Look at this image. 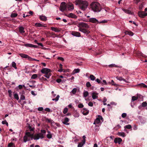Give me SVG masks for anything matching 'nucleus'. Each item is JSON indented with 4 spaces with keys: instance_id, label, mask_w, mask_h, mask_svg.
<instances>
[{
    "instance_id": "43",
    "label": "nucleus",
    "mask_w": 147,
    "mask_h": 147,
    "mask_svg": "<svg viewBox=\"0 0 147 147\" xmlns=\"http://www.w3.org/2000/svg\"><path fill=\"white\" fill-rule=\"evenodd\" d=\"M109 67H117V66L115 65V64H111L108 65Z\"/></svg>"
},
{
    "instance_id": "33",
    "label": "nucleus",
    "mask_w": 147,
    "mask_h": 147,
    "mask_svg": "<svg viewBox=\"0 0 147 147\" xmlns=\"http://www.w3.org/2000/svg\"><path fill=\"white\" fill-rule=\"evenodd\" d=\"M14 97L15 99H16L17 100H18L19 99V97L17 93H16L14 94Z\"/></svg>"
},
{
    "instance_id": "38",
    "label": "nucleus",
    "mask_w": 147,
    "mask_h": 147,
    "mask_svg": "<svg viewBox=\"0 0 147 147\" xmlns=\"http://www.w3.org/2000/svg\"><path fill=\"white\" fill-rule=\"evenodd\" d=\"M101 13L103 15L106 14L107 13V11L105 9H103Z\"/></svg>"
},
{
    "instance_id": "19",
    "label": "nucleus",
    "mask_w": 147,
    "mask_h": 147,
    "mask_svg": "<svg viewBox=\"0 0 147 147\" xmlns=\"http://www.w3.org/2000/svg\"><path fill=\"white\" fill-rule=\"evenodd\" d=\"M125 33L126 34H128L131 36H132L134 34V33L130 30L125 31Z\"/></svg>"
},
{
    "instance_id": "61",
    "label": "nucleus",
    "mask_w": 147,
    "mask_h": 147,
    "mask_svg": "<svg viewBox=\"0 0 147 147\" xmlns=\"http://www.w3.org/2000/svg\"><path fill=\"white\" fill-rule=\"evenodd\" d=\"M61 81V80L59 78L57 79L56 80V81L58 83H60Z\"/></svg>"
},
{
    "instance_id": "17",
    "label": "nucleus",
    "mask_w": 147,
    "mask_h": 147,
    "mask_svg": "<svg viewBox=\"0 0 147 147\" xmlns=\"http://www.w3.org/2000/svg\"><path fill=\"white\" fill-rule=\"evenodd\" d=\"M51 29L56 32H60L61 31L59 29L57 28H55L53 27H52L51 28Z\"/></svg>"
},
{
    "instance_id": "46",
    "label": "nucleus",
    "mask_w": 147,
    "mask_h": 147,
    "mask_svg": "<svg viewBox=\"0 0 147 147\" xmlns=\"http://www.w3.org/2000/svg\"><path fill=\"white\" fill-rule=\"evenodd\" d=\"M143 7V4L142 3L141 4L139 7V9L140 10H142Z\"/></svg>"
},
{
    "instance_id": "42",
    "label": "nucleus",
    "mask_w": 147,
    "mask_h": 147,
    "mask_svg": "<svg viewBox=\"0 0 147 147\" xmlns=\"http://www.w3.org/2000/svg\"><path fill=\"white\" fill-rule=\"evenodd\" d=\"M123 10L124 11L125 13H127L130 14L131 13V11L128 9H123Z\"/></svg>"
},
{
    "instance_id": "20",
    "label": "nucleus",
    "mask_w": 147,
    "mask_h": 147,
    "mask_svg": "<svg viewBox=\"0 0 147 147\" xmlns=\"http://www.w3.org/2000/svg\"><path fill=\"white\" fill-rule=\"evenodd\" d=\"M45 120L46 121L49 123H54V122L53 120H51V119H49L48 118L45 117Z\"/></svg>"
},
{
    "instance_id": "28",
    "label": "nucleus",
    "mask_w": 147,
    "mask_h": 147,
    "mask_svg": "<svg viewBox=\"0 0 147 147\" xmlns=\"http://www.w3.org/2000/svg\"><path fill=\"white\" fill-rule=\"evenodd\" d=\"M85 143H83V142L82 141V142H80L78 143V147H82L83 145Z\"/></svg>"
},
{
    "instance_id": "62",
    "label": "nucleus",
    "mask_w": 147,
    "mask_h": 147,
    "mask_svg": "<svg viewBox=\"0 0 147 147\" xmlns=\"http://www.w3.org/2000/svg\"><path fill=\"white\" fill-rule=\"evenodd\" d=\"M88 105L90 107H92L93 104L91 102H90L88 103Z\"/></svg>"
},
{
    "instance_id": "37",
    "label": "nucleus",
    "mask_w": 147,
    "mask_h": 147,
    "mask_svg": "<svg viewBox=\"0 0 147 147\" xmlns=\"http://www.w3.org/2000/svg\"><path fill=\"white\" fill-rule=\"evenodd\" d=\"M147 106V103L146 102H144L142 103V106L143 107H145Z\"/></svg>"
},
{
    "instance_id": "13",
    "label": "nucleus",
    "mask_w": 147,
    "mask_h": 147,
    "mask_svg": "<svg viewBox=\"0 0 147 147\" xmlns=\"http://www.w3.org/2000/svg\"><path fill=\"white\" fill-rule=\"evenodd\" d=\"M71 34L77 37H80L81 36L80 33L77 32L76 31H72L71 33Z\"/></svg>"
},
{
    "instance_id": "22",
    "label": "nucleus",
    "mask_w": 147,
    "mask_h": 147,
    "mask_svg": "<svg viewBox=\"0 0 147 147\" xmlns=\"http://www.w3.org/2000/svg\"><path fill=\"white\" fill-rule=\"evenodd\" d=\"M40 18L41 20L43 21H46L47 20V17L45 16H40Z\"/></svg>"
},
{
    "instance_id": "8",
    "label": "nucleus",
    "mask_w": 147,
    "mask_h": 147,
    "mask_svg": "<svg viewBox=\"0 0 147 147\" xmlns=\"http://www.w3.org/2000/svg\"><path fill=\"white\" fill-rule=\"evenodd\" d=\"M138 14L139 17L144 18L147 16V13L142 11H140L138 12Z\"/></svg>"
},
{
    "instance_id": "45",
    "label": "nucleus",
    "mask_w": 147,
    "mask_h": 147,
    "mask_svg": "<svg viewBox=\"0 0 147 147\" xmlns=\"http://www.w3.org/2000/svg\"><path fill=\"white\" fill-rule=\"evenodd\" d=\"M28 128L29 129L30 131H33L34 129V128H32L31 127V126L30 125H29L28 126Z\"/></svg>"
},
{
    "instance_id": "5",
    "label": "nucleus",
    "mask_w": 147,
    "mask_h": 147,
    "mask_svg": "<svg viewBox=\"0 0 147 147\" xmlns=\"http://www.w3.org/2000/svg\"><path fill=\"white\" fill-rule=\"evenodd\" d=\"M67 9V4L65 2H62L61 3L60 8V10L63 12Z\"/></svg>"
},
{
    "instance_id": "10",
    "label": "nucleus",
    "mask_w": 147,
    "mask_h": 147,
    "mask_svg": "<svg viewBox=\"0 0 147 147\" xmlns=\"http://www.w3.org/2000/svg\"><path fill=\"white\" fill-rule=\"evenodd\" d=\"M67 8L69 10L71 11L73 10L74 9V5L71 3L67 4Z\"/></svg>"
},
{
    "instance_id": "21",
    "label": "nucleus",
    "mask_w": 147,
    "mask_h": 147,
    "mask_svg": "<svg viewBox=\"0 0 147 147\" xmlns=\"http://www.w3.org/2000/svg\"><path fill=\"white\" fill-rule=\"evenodd\" d=\"M19 31L21 33H24L25 32L24 30V28L22 26H20L19 27Z\"/></svg>"
},
{
    "instance_id": "47",
    "label": "nucleus",
    "mask_w": 147,
    "mask_h": 147,
    "mask_svg": "<svg viewBox=\"0 0 147 147\" xmlns=\"http://www.w3.org/2000/svg\"><path fill=\"white\" fill-rule=\"evenodd\" d=\"M2 123L3 124H5L6 125H7V126H8V123L7 122V121L6 120H5L4 121H2Z\"/></svg>"
},
{
    "instance_id": "63",
    "label": "nucleus",
    "mask_w": 147,
    "mask_h": 147,
    "mask_svg": "<svg viewBox=\"0 0 147 147\" xmlns=\"http://www.w3.org/2000/svg\"><path fill=\"white\" fill-rule=\"evenodd\" d=\"M86 138V137H85V136H83L82 137L83 140H82V141L84 143H85V142H86L85 138Z\"/></svg>"
},
{
    "instance_id": "64",
    "label": "nucleus",
    "mask_w": 147,
    "mask_h": 147,
    "mask_svg": "<svg viewBox=\"0 0 147 147\" xmlns=\"http://www.w3.org/2000/svg\"><path fill=\"white\" fill-rule=\"evenodd\" d=\"M40 131H41V133L42 134H45L46 133V131L45 130H40Z\"/></svg>"
},
{
    "instance_id": "49",
    "label": "nucleus",
    "mask_w": 147,
    "mask_h": 147,
    "mask_svg": "<svg viewBox=\"0 0 147 147\" xmlns=\"http://www.w3.org/2000/svg\"><path fill=\"white\" fill-rule=\"evenodd\" d=\"M67 111H68V109L66 107V108H64L63 112L64 114H65L67 112Z\"/></svg>"
},
{
    "instance_id": "25",
    "label": "nucleus",
    "mask_w": 147,
    "mask_h": 147,
    "mask_svg": "<svg viewBox=\"0 0 147 147\" xmlns=\"http://www.w3.org/2000/svg\"><path fill=\"white\" fill-rule=\"evenodd\" d=\"M38 77V75L37 74H33L31 77V79H35Z\"/></svg>"
},
{
    "instance_id": "44",
    "label": "nucleus",
    "mask_w": 147,
    "mask_h": 147,
    "mask_svg": "<svg viewBox=\"0 0 147 147\" xmlns=\"http://www.w3.org/2000/svg\"><path fill=\"white\" fill-rule=\"evenodd\" d=\"M23 87L25 88V86L24 85H20L18 86V88L20 90L22 89Z\"/></svg>"
},
{
    "instance_id": "51",
    "label": "nucleus",
    "mask_w": 147,
    "mask_h": 147,
    "mask_svg": "<svg viewBox=\"0 0 147 147\" xmlns=\"http://www.w3.org/2000/svg\"><path fill=\"white\" fill-rule=\"evenodd\" d=\"M47 137L49 139L51 138L52 137V136L51 134H48L47 135Z\"/></svg>"
},
{
    "instance_id": "40",
    "label": "nucleus",
    "mask_w": 147,
    "mask_h": 147,
    "mask_svg": "<svg viewBox=\"0 0 147 147\" xmlns=\"http://www.w3.org/2000/svg\"><path fill=\"white\" fill-rule=\"evenodd\" d=\"M77 90V89L76 88H74L72 90L71 92H72L73 94H74L76 92Z\"/></svg>"
},
{
    "instance_id": "27",
    "label": "nucleus",
    "mask_w": 147,
    "mask_h": 147,
    "mask_svg": "<svg viewBox=\"0 0 147 147\" xmlns=\"http://www.w3.org/2000/svg\"><path fill=\"white\" fill-rule=\"evenodd\" d=\"M51 75V73H48V74H45L44 75V76L45 77L47 78H49L50 77V76Z\"/></svg>"
},
{
    "instance_id": "55",
    "label": "nucleus",
    "mask_w": 147,
    "mask_h": 147,
    "mask_svg": "<svg viewBox=\"0 0 147 147\" xmlns=\"http://www.w3.org/2000/svg\"><path fill=\"white\" fill-rule=\"evenodd\" d=\"M88 113L89 111H83V114L84 115H86L88 114Z\"/></svg>"
},
{
    "instance_id": "31",
    "label": "nucleus",
    "mask_w": 147,
    "mask_h": 147,
    "mask_svg": "<svg viewBox=\"0 0 147 147\" xmlns=\"http://www.w3.org/2000/svg\"><path fill=\"white\" fill-rule=\"evenodd\" d=\"M118 135L124 137L125 136V134L124 132H118Z\"/></svg>"
},
{
    "instance_id": "7",
    "label": "nucleus",
    "mask_w": 147,
    "mask_h": 147,
    "mask_svg": "<svg viewBox=\"0 0 147 147\" xmlns=\"http://www.w3.org/2000/svg\"><path fill=\"white\" fill-rule=\"evenodd\" d=\"M101 120L102 121H103V119L102 118V116L98 115V117L97 118L96 120H95L94 124H98L100 122V120Z\"/></svg>"
},
{
    "instance_id": "39",
    "label": "nucleus",
    "mask_w": 147,
    "mask_h": 147,
    "mask_svg": "<svg viewBox=\"0 0 147 147\" xmlns=\"http://www.w3.org/2000/svg\"><path fill=\"white\" fill-rule=\"evenodd\" d=\"M88 94V93L87 91H85L83 93V96L84 97H86Z\"/></svg>"
},
{
    "instance_id": "12",
    "label": "nucleus",
    "mask_w": 147,
    "mask_h": 147,
    "mask_svg": "<svg viewBox=\"0 0 147 147\" xmlns=\"http://www.w3.org/2000/svg\"><path fill=\"white\" fill-rule=\"evenodd\" d=\"M89 22L93 23H98V21L95 18H91L89 19Z\"/></svg>"
},
{
    "instance_id": "41",
    "label": "nucleus",
    "mask_w": 147,
    "mask_h": 147,
    "mask_svg": "<svg viewBox=\"0 0 147 147\" xmlns=\"http://www.w3.org/2000/svg\"><path fill=\"white\" fill-rule=\"evenodd\" d=\"M17 15L18 14L17 13H12L11 15V16L13 18L16 17L17 16Z\"/></svg>"
},
{
    "instance_id": "16",
    "label": "nucleus",
    "mask_w": 147,
    "mask_h": 147,
    "mask_svg": "<svg viewBox=\"0 0 147 147\" xmlns=\"http://www.w3.org/2000/svg\"><path fill=\"white\" fill-rule=\"evenodd\" d=\"M98 94V93L93 92L92 93V97L93 99H94L97 98L98 96L97 95Z\"/></svg>"
},
{
    "instance_id": "57",
    "label": "nucleus",
    "mask_w": 147,
    "mask_h": 147,
    "mask_svg": "<svg viewBox=\"0 0 147 147\" xmlns=\"http://www.w3.org/2000/svg\"><path fill=\"white\" fill-rule=\"evenodd\" d=\"M78 107L79 108H82L83 107L84 105L82 104H80L78 105Z\"/></svg>"
},
{
    "instance_id": "30",
    "label": "nucleus",
    "mask_w": 147,
    "mask_h": 147,
    "mask_svg": "<svg viewBox=\"0 0 147 147\" xmlns=\"http://www.w3.org/2000/svg\"><path fill=\"white\" fill-rule=\"evenodd\" d=\"M80 69H74L73 71L74 74H75L78 73H79L80 71Z\"/></svg>"
},
{
    "instance_id": "4",
    "label": "nucleus",
    "mask_w": 147,
    "mask_h": 147,
    "mask_svg": "<svg viewBox=\"0 0 147 147\" xmlns=\"http://www.w3.org/2000/svg\"><path fill=\"white\" fill-rule=\"evenodd\" d=\"M28 137H30L31 140L34 139V135L33 134H31L30 132H26L25 134V135L24 137V142H26L27 141H29L30 139H28Z\"/></svg>"
},
{
    "instance_id": "26",
    "label": "nucleus",
    "mask_w": 147,
    "mask_h": 147,
    "mask_svg": "<svg viewBox=\"0 0 147 147\" xmlns=\"http://www.w3.org/2000/svg\"><path fill=\"white\" fill-rule=\"evenodd\" d=\"M138 86L141 87H143L144 88H147V86L144 83H141L139 84Z\"/></svg>"
},
{
    "instance_id": "59",
    "label": "nucleus",
    "mask_w": 147,
    "mask_h": 147,
    "mask_svg": "<svg viewBox=\"0 0 147 147\" xmlns=\"http://www.w3.org/2000/svg\"><path fill=\"white\" fill-rule=\"evenodd\" d=\"M57 59L59 60H61L62 61H63L64 60V59L62 57H59L57 58Z\"/></svg>"
},
{
    "instance_id": "3",
    "label": "nucleus",
    "mask_w": 147,
    "mask_h": 147,
    "mask_svg": "<svg viewBox=\"0 0 147 147\" xmlns=\"http://www.w3.org/2000/svg\"><path fill=\"white\" fill-rule=\"evenodd\" d=\"M90 7L92 10L95 12H99L101 9L100 4L96 2H93L90 4Z\"/></svg>"
},
{
    "instance_id": "14",
    "label": "nucleus",
    "mask_w": 147,
    "mask_h": 147,
    "mask_svg": "<svg viewBox=\"0 0 147 147\" xmlns=\"http://www.w3.org/2000/svg\"><path fill=\"white\" fill-rule=\"evenodd\" d=\"M122 141V139L119 138H115L114 140V142L115 143H118L119 144H120Z\"/></svg>"
},
{
    "instance_id": "32",
    "label": "nucleus",
    "mask_w": 147,
    "mask_h": 147,
    "mask_svg": "<svg viewBox=\"0 0 147 147\" xmlns=\"http://www.w3.org/2000/svg\"><path fill=\"white\" fill-rule=\"evenodd\" d=\"M90 78L91 80L93 81L95 79V77L93 75H91L90 76Z\"/></svg>"
},
{
    "instance_id": "52",
    "label": "nucleus",
    "mask_w": 147,
    "mask_h": 147,
    "mask_svg": "<svg viewBox=\"0 0 147 147\" xmlns=\"http://www.w3.org/2000/svg\"><path fill=\"white\" fill-rule=\"evenodd\" d=\"M20 99L21 100H24L25 99V97L24 95L21 94Z\"/></svg>"
},
{
    "instance_id": "29",
    "label": "nucleus",
    "mask_w": 147,
    "mask_h": 147,
    "mask_svg": "<svg viewBox=\"0 0 147 147\" xmlns=\"http://www.w3.org/2000/svg\"><path fill=\"white\" fill-rule=\"evenodd\" d=\"M12 66L15 69H17V67L16 66V63L14 61L12 63Z\"/></svg>"
},
{
    "instance_id": "54",
    "label": "nucleus",
    "mask_w": 147,
    "mask_h": 147,
    "mask_svg": "<svg viewBox=\"0 0 147 147\" xmlns=\"http://www.w3.org/2000/svg\"><path fill=\"white\" fill-rule=\"evenodd\" d=\"M86 86L87 87H90L91 85L89 82H88L86 84Z\"/></svg>"
},
{
    "instance_id": "53",
    "label": "nucleus",
    "mask_w": 147,
    "mask_h": 147,
    "mask_svg": "<svg viewBox=\"0 0 147 147\" xmlns=\"http://www.w3.org/2000/svg\"><path fill=\"white\" fill-rule=\"evenodd\" d=\"M8 94H9V96L10 97H11L12 95V94H11L12 91H11V90H8Z\"/></svg>"
},
{
    "instance_id": "18",
    "label": "nucleus",
    "mask_w": 147,
    "mask_h": 147,
    "mask_svg": "<svg viewBox=\"0 0 147 147\" xmlns=\"http://www.w3.org/2000/svg\"><path fill=\"white\" fill-rule=\"evenodd\" d=\"M69 121V119L67 117L65 118L64 121L63 122V123L66 125H68L69 123H67Z\"/></svg>"
},
{
    "instance_id": "48",
    "label": "nucleus",
    "mask_w": 147,
    "mask_h": 147,
    "mask_svg": "<svg viewBox=\"0 0 147 147\" xmlns=\"http://www.w3.org/2000/svg\"><path fill=\"white\" fill-rule=\"evenodd\" d=\"M27 59H28L29 61H33V58H32L31 57H30L28 55L27 57Z\"/></svg>"
},
{
    "instance_id": "2",
    "label": "nucleus",
    "mask_w": 147,
    "mask_h": 147,
    "mask_svg": "<svg viewBox=\"0 0 147 147\" xmlns=\"http://www.w3.org/2000/svg\"><path fill=\"white\" fill-rule=\"evenodd\" d=\"M74 3L76 5H78L80 8L83 11L85 10L88 5L87 1L82 0H76Z\"/></svg>"
},
{
    "instance_id": "58",
    "label": "nucleus",
    "mask_w": 147,
    "mask_h": 147,
    "mask_svg": "<svg viewBox=\"0 0 147 147\" xmlns=\"http://www.w3.org/2000/svg\"><path fill=\"white\" fill-rule=\"evenodd\" d=\"M134 3L137 4L140 1V0H134Z\"/></svg>"
},
{
    "instance_id": "36",
    "label": "nucleus",
    "mask_w": 147,
    "mask_h": 147,
    "mask_svg": "<svg viewBox=\"0 0 147 147\" xmlns=\"http://www.w3.org/2000/svg\"><path fill=\"white\" fill-rule=\"evenodd\" d=\"M125 128L130 129L131 128V126L130 125H128L124 126Z\"/></svg>"
},
{
    "instance_id": "34",
    "label": "nucleus",
    "mask_w": 147,
    "mask_h": 147,
    "mask_svg": "<svg viewBox=\"0 0 147 147\" xmlns=\"http://www.w3.org/2000/svg\"><path fill=\"white\" fill-rule=\"evenodd\" d=\"M33 45L30 44H25V45L26 47H33Z\"/></svg>"
},
{
    "instance_id": "1",
    "label": "nucleus",
    "mask_w": 147,
    "mask_h": 147,
    "mask_svg": "<svg viewBox=\"0 0 147 147\" xmlns=\"http://www.w3.org/2000/svg\"><path fill=\"white\" fill-rule=\"evenodd\" d=\"M78 26L79 28V31L86 34L87 35L90 32V31L87 29L89 28V26L86 23H80L79 24Z\"/></svg>"
},
{
    "instance_id": "35",
    "label": "nucleus",
    "mask_w": 147,
    "mask_h": 147,
    "mask_svg": "<svg viewBox=\"0 0 147 147\" xmlns=\"http://www.w3.org/2000/svg\"><path fill=\"white\" fill-rule=\"evenodd\" d=\"M138 97L134 96H133L132 97L131 101H134L138 99Z\"/></svg>"
},
{
    "instance_id": "6",
    "label": "nucleus",
    "mask_w": 147,
    "mask_h": 147,
    "mask_svg": "<svg viewBox=\"0 0 147 147\" xmlns=\"http://www.w3.org/2000/svg\"><path fill=\"white\" fill-rule=\"evenodd\" d=\"M44 138L43 134L41 133L37 134L34 135V140H37L40 138L42 139Z\"/></svg>"
},
{
    "instance_id": "24",
    "label": "nucleus",
    "mask_w": 147,
    "mask_h": 147,
    "mask_svg": "<svg viewBox=\"0 0 147 147\" xmlns=\"http://www.w3.org/2000/svg\"><path fill=\"white\" fill-rule=\"evenodd\" d=\"M117 78L118 80H119L120 81L123 80L124 82H126L125 80L123 78L121 77H117Z\"/></svg>"
},
{
    "instance_id": "23",
    "label": "nucleus",
    "mask_w": 147,
    "mask_h": 147,
    "mask_svg": "<svg viewBox=\"0 0 147 147\" xmlns=\"http://www.w3.org/2000/svg\"><path fill=\"white\" fill-rule=\"evenodd\" d=\"M19 55L21 57L25 58H27V57L28 55L26 54L23 53H20L19 54Z\"/></svg>"
},
{
    "instance_id": "50",
    "label": "nucleus",
    "mask_w": 147,
    "mask_h": 147,
    "mask_svg": "<svg viewBox=\"0 0 147 147\" xmlns=\"http://www.w3.org/2000/svg\"><path fill=\"white\" fill-rule=\"evenodd\" d=\"M107 20H104L102 21H101L100 22H99L98 21V24L105 23H107Z\"/></svg>"
},
{
    "instance_id": "11",
    "label": "nucleus",
    "mask_w": 147,
    "mask_h": 147,
    "mask_svg": "<svg viewBox=\"0 0 147 147\" xmlns=\"http://www.w3.org/2000/svg\"><path fill=\"white\" fill-rule=\"evenodd\" d=\"M65 16L69 18H77V16L74 14L70 13L68 14H65Z\"/></svg>"
},
{
    "instance_id": "15",
    "label": "nucleus",
    "mask_w": 147,
    "mask_h": 147,
    "mask_svg": "<svg viewBox=\"0 0 147 147\" xmlns=\"http://www.w3.org/2000/svg\"><path fill=\"white\" fill-rule=\"evenodd\" d=\"M45 24L43 25L42 24L39 23H36L35 24V26L37 27H46L47 26H45Z\"/></svg>"
},
{
    "instance_id": "60",
    "label": "nucleus",
    "mask_w": 147,
    "mask_h": 147,
    "mask_svg": "<svg viewBox=\"0 0 147 147\" xmlns=\"http://www.w3.org/2000/svg\"><path fill=\"white\" fill-rule=\"evenodd\" d=\"M126 115L127 114L126 113H124L122 114L121 116L123 118H125L126 116Z\"/></svg>"
},
{
    "instance_id": "9",
    "label": "nucleus",
    "mask_w": 147,
    "mask_h": 147,
    "mask_svg": "<svg viewBox=\"0 0 147 147\" xmlns=\"http://www.w3.org/2000/svg\"><path fill=\"white\" fill-rule=\"evenodd\" d=\"M50 71V69L47 68H43L41 70V73L44 74L51 73Z\"/></svg>"
},
{
    "instance_id": "56",
    "label": "nucleus",
    "mask_w": 147,
    "mask_h": 147,
    "mask_svg": "<svg viewBox=\"0 0 147 147\" xmlns=\"http://www.w3.org/2000/svg\"><path fill=\"white\" fill-rule=\"evenodd\" d=\"M40 79L41 80H43L44 81H46L47 80L46 78H45L43 77H42Z\"/></svg>"
}]
</instances>
